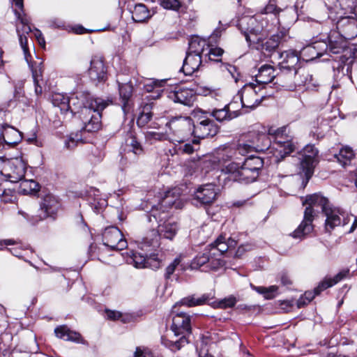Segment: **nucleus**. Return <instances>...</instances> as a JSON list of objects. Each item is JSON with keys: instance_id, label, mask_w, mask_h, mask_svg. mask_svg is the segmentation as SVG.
Here are the masks:
<instances>
[{"instance_id": "nucleus-4", "label": "nucleus", "mask_w": 357, "mask_h": 357, "mask_svg": "<svg viewBox=\"0 0 357 357\" xmlns=\"http://www.w3.org/2000/svg\"><path fill=\"white\" fill-rule=\"evenodd\" d=\"M236 244L234 240L220 235L213 243L206 247L202 252L199 253L192 259L190 264L191 268H201L204 272L218 270L225 265L222 256L229 249L234 248Z\"/></svg>"}, {"instance_id": "nucleus-3", "label": "nucleus", "mask_w": 357, "mask_h": 357, "mask_svg": "<svg viewBox=\"0 0 357 357\" xmlns=\"http://www.w3.org/2000/svg\"><path fill=\"white\" fill-rule=\"evenodd\" d=\"M146 216L149 222L152 221L153 218L158 224V229L149 231L139 244L141 250L149 252L159 247L161 236L172 240L178 230V226L169 218L168 212H160L158 207L152 208Z\"/></svg>"}, {"instance_id": "nucleus-40", "label": "nucleus", "mask_w": 357, "mask_h": 357, "mask_svg": "<svg viewBox=\"0 0 357 357\" xmlns=\"http://www.w3.org/2000/svg\"><path fill=\"white\" fill-rule=\"evenodd\" d=\"M230 105H226L222 109H215L211 112V115L220 122L230 121L237 117L239 115L238 112H229Z\"/></svg>"}, {"instance_id": "nucleus-24", "label": "nucleus", "mask_w": 357, "mask_h": 357, "mask_svg": "<svg viewBox=\"0 0 357 357\" xmlns=\"http://www.w3.org/2000/svg\"><path fill=\"white\" fill-rule=\"evenodd\" d=\"M288 31L283 28L276 34L272 35L268 39L264 42L265 38L259 40V43H253L250 47L267 52L275 51L282 40H284Z\"/></svg>"}, {"instance_id": "nucleus-26", "label": "nucleus", "mask_w": 357, "mask_h": 357, "mask_svg": "<svg viewBox=\"0 0 357 357\" xmlns=\"http://www.w3.org/2000/svg\"><path fill=\"white\" fill-rule=\"evenodd\" d=\"M338 35L345 40H351L357 36V20L351 17H343L337 22Z\"/></svg>"}, {"instance_id": "nucleus-49", "label": "nucleus", "mask_w": 357, "mask_h": 357, "mask_svg": "<svg viewBox=\"0 0 357 357\" xmlns=\"http://www.w3.org/2000/svg\"><path fill=\"white\" fill-rule=\"evenodd\" d=\"M32 76L33 79V82L37 83L38 81H43L42 76L43 72V62L40 61L38 63L35 62L30 65Z\"/></svg>"}, {"instance_id": "nucleus-50", "label": "nucleus", "mask_w": 357, "mask_h": 357, "mask_svg": "<svg viewBox=\"0 0 357 357\" xmlns=\"http://www.w3.org/2000/svg\"><path fill=\"white\" fill-rule=\"evenodd\" d=\"M237 301L238 300L234 296L230 295L228 297L218 301L216 305L219 308L225 309L234 307Z\"/></svg>"}, {"instance_id": "nucleus-63", "label": "nucleus", "mask_w": 357, "mask_h": 357, "mask_svg": "<svg viewBox=\"0 0 357 357\" xmlns=\"http://www.w3.org/2000/svg\"><path fill=\"white\" fill-rule=\"evenodd\" d=\"M227 70L234 79L235 82H237L240 77V73H238L237 68L234 66L227 65Z\"/></svg>"}, {"instance_id": "nucleus-46", "label": "nucleus", "mask_w": 357, "mask_h": 357, "mask_svg": "<svg viewBox=\"0 0 357 357\" xmlns=\"http://www.w3.org/2000/svg\"><path fill=\"white\" fill-rule=\"evenodd\" d=\"M207 52L205 53V58L208 57L209 60L214 61L216 62L220 61L224 51L220 47H210L208 45V48L206 49Z\"/></svg>"}, {"instance_id": "nucleus-1", "label": "nucleus", "mask_w": 357, "mask_h": 357, "mask_svg": "<svg viewBox=\"0 0 357 357\" xmlns=\"http://www.w3.org/2000/svg\"><path fill=\"white\" fill-rule=\"evenodd\" d=\"M233 151L232 149H225L218 151L211 160V162L218 164L221 172L227 175L225 179L243 183L256 181L264 166L263 158L250 155L241 165L234 162L225 165L226 162L233 157Z\"/></svg>"}, {"instance_id": "nucleus-45", "label": "nucleus", "mask_w": 357, "mask_h": 357, "mask_svg": "<svg viewBox=\"0 0 357 357\" xmlns=\"http://www.w3.org/2000/svg\"><path fill=\"white\" fill-rule=\"evenodd\" d=\"M281 11L282 9L278 8L276 5L268 3L263 8L260 15L268 16L270 22H271V19H274L275 17L279 20L278 15Z\"/></svg>"}, {"instance_id": "nucleus-51", "label": "nucleus", "mask_w": 357, "mask_h": 357, "mask_svg": "<svg viewBox=\"0 0 357 357\" xmlns=\"http://www.w3.org/2000/svg\"><path fill=\"white\" fill-rule=\"evenodd\" d=\"M255 151L253 146H251L249 139L246 142L239 143L235 149V154L238 153L241 155H245L248 153Z\"/></svg>"}, {"instance_id": "nucleus-35", "label": "nucleus", "mask_w": 357, "mask_h": 357, "mask_svg": "<svg viewBox=\"0 0 357 357\" xmlns=\"http://www.w3.org/2000/svg\"><path fill=\"white\" fill-rule=\"evenodd\" d=\"M275 71L274 68L271 65L264 64L261 66L258 70V73L255 75L257 84L260 86L271 82L275 77Z\"/></svg>"}, {"instance_id": "nucleus-2", "label": "nucleus", "mask_w": 357, "mask_h": 357, "mask_svg": "<svg viewBox=\"0 0 357 357\" xmlns=\"http://www.w3.org/2000/svg\"><path fill=\"white\" fill-rule=\"evenodd\" d=\"M268 133L263 131H252L248 135V139L255 151H264L270 149L271 142L269 135H275V141L271 148L273 152L274 161L280 162L295 149L293 138L289 135L287 126L281 127L275 130L268 128Z\"/></svg>"}, {"instance_id": "nucleus-56", "label": "nucleus", "mask_w": 357, "mask_h": 357, "mask_svg": "<svg viewBox=\"0 0 357 357\" xmlns=\"http://www.w3.org/2000/svg\"><path fill=\"white\" fill-rule=\"evenodd\" d=\"M2 201L6 203L12 202L15 199V191L8 188V185L5 188L2 192L0 193Z\"/></svg>"}, {"instance_id": "nucleus-12", "label": "nucleus", "mask_w": 357, "mask_h": 357, "mask_svg": "<svg viewBox=\"0 0 357 357\" xmlns=\"http://www.w3.org/2000/svg\"><path fill=\"white\" fill-rule=\"evenodd\" d=\"M126 261L137 268H150L153 270L159 268L162 263V260L158 258V255L151 254L148 257L134 250L127 252Z\"/></svg>"}, {"instance_id": "nucleus-59", "label": "nucleus", "mask_w": 357, "mask_h": 357, "mask_svg": "<svg viewBox=\"0 0 357 357\" xmlns=\"http://www.w3.org/2000/svg\"><path fill=\"white\" fill-rule=\"evenodd\" d=\"M302 54L306 57L307 60H313L319 57L318 53H317L311 45H309L303 49Z\"/></svg>"}, {"instance_id": "nucleus-15", "label": "nucleus", "mask_w": 357, "mask_h": 357, "mask_svg": "<svg viewBox=\"0 0 357 357\" xmlns=\"http://www.w3.org/2000/svg\"><path fill=\"white\" fill-rule=\"evenodd\" d=\"M103 244L114 250H122L128 243L121 231L116 227H109L102 234Z\"/></svg>"}, {"instance_id": "nucleus-33", "label": "nucleus", "mask_w": 357, "mask_h": 357, "mask_svg": "<svg viewBox=\"0 0 357 357\" xmlns=\"http://www.w3.org/2000/svg\"><path fill=\"white\" fill-rule=\"evenodd\" d=\"M60 208V204L57 198L50 194L45 195L41 203L40 209L44 211L45 217H52L57 213Z\"/></svg>"}, {"instance_id": "nucleus-13", "label": "nucleus", "mask_w": 357, "mask_h": 357, "mask_svg": "<svg viewBox=\"0 0 357 357\" xmlns=\"http://www.w3.org/2000/svg\"><path fill=\"white\" fill-rule=\"evenodd\" d=\"M292 76H294L293 82L287 83L284 86L289 91L296 90L298 87L301 86L305 87L306 90L313 91L317 90L319 86L317 81L312 77V75L305 68L295 70Z\"/></svg>"}, {"instance_id": "nucleus-58", "label": "nucleus", "mask_w": 357, "mask_h": 357, "mask_svg": "<svg viewBox=\"0 0 357 357\" xmlns=\"http://www.w3.org/2000/svg\"><path fill=\"white\" fill-rule=\"evenodd\" d=\"M79 142L82 143V137L78 134L70 135L68 139L65 142V146L68 149H74Z\"/></svg>"}, {"instance_id": "nucleus-61", "label": "nucleus", "mask_w": 357, "mask_h": 357, "mask_svg": "<svg viewBox=\"0 0 357 357\" xmlns=\"http://www.w3.org/2000/svg\"><path fill=\"white\" fill-rule=\"evenodd\" d=\"M153 356L151 349L146 347H137L134 352L133 357H149Z\"/></svg>"}, {"instance_id": "nucleus-34", "label": "nucleus", "mask_w": 357, "mask_h": 357, "mask_svg": "<svg viewBox=\"0 0 357 357\" xmlns=\"http://www.w3.org/2000/svg\"><path fill=\"white\" fill-rule=\"evenodd\" d=\"M132 85L129 82L125 84L119 83V96L121 100V107L125 114L130 112L131 108V97L132 95Z\"/></svg>"}, {"instance_id": "nucleus-60", "label": "nucleus", "mask_w": 357, "mask_h": 357, "mask_svg": "<svg viewBox=\"0 0 357 357\" xmlns=\"http://www.w3.org/2000/svg\"><path fill=\"white\" fill-rule=\"evenodd\" d=\"M324 3L329 10L336 13L339 9L342 8V4L339 0H324Z\"/></svg>"}, {"instance_id": "nucleus-6", "label": "nucleus", "mask_w": 357, "mask_h": 357, "mask_svg": "<svg viewBox=\"0 0 357 357\" xmlns=\"http://www.w3.org/2000/svg\"><path fill=\"white\" fill-rule=\"evenodd\" d=\"M171 329L176 337L181 335L178 340H169L162 337V344L172 351H176L188 343L186 335L191 332L190 316L184 312L176 313L172 317Z\"/></svg>"}, {"instance_id": "nucleus-37", "label": "nucleus", "mask_w": 357, "mask_h": 357, "mask_svg": "<svg viewBox=\"0 0 357 357\" xmlns=\"http://www.w3.org/2000/svg\"><path fill=\"white\" fill-rule=\"evenodd\" d=\"M182 143L181 142L175 145L172 149H169V152L172 155L175 154H192L199 149V141L197 139H193L191 143H185L184 144Z\"/></svg>"}, {"instance_id": "nucleus-53", "label": "nucleus", "mask_w": 357, "mask_h": 357, "mask_svg": "<svg viewBox=\"0 0 357 357\" xmlns=\"http://www.w3.org/2000/svg\"><path fill=\"white\" fill-rule=\"evenodd\" d=\"M310 45L317 53H318L319 57L328 51V42L325 40L316 41Z\"/></svg>"}, {"instance_id": "nucleus-52", "label": "nucleus", "mask_w": 357, "mask_h": 357, "mask_svg": "<svg viewBox=\"0 0 357 357\" xmlns=\"http://www.w3.org/2000/svg\"><path fill=\"white\" fill-rule=\"evenodd\" d=\"M145 137L150 143H153L156 141H163L167 139V135L163 132L147 131L145 134Z\"/></svg>"}, {"instance_id": "nucleus-48", "label": "nucleus", "mask_w": 357, "mask_h": 357, "mask_svg": "<svg viewBox=\"0 0 357 357\" xmlns=\"http://www.w3.org/2000/svg\"><path fill=\"white\" fill-rule=\"evenodd\" d=\"M149 110V106L146 105L143 109V111L139 114L137 119V124L138 126L144 127L151 121L152 118V113Z\"/></svg>"}, {"instance_id": "nucleus-14", "label": "nucleus", "mask_w": 357, "mask_h": 357, "mask_svg": "<svg viewBox=\"0 0 357 357\" xmlns=\"http://www.w3.org/2000/svg\"><path fill=\"white\" fill-rule=\"evenodd\" d=\"M299 155L300 173H303L307 180H309L313 174L318 150L313 145L307 144L299 153Z\"/></svg>"}, {"instance_id": "nucleus-9", "label": "nucleus", "mask_w": 357, "mask_h": 357, "mask_svg": "<svg viewBox=\"0 0 357 357\" xmlns=\"http://www.w3.org/2000/svg\"><path fill=\"white\" fill-rule=\"evenodd\" d=\"M167 126L171 131V139L178 143L193 135V121L190 117L178 116L172 119Z\"/></svg>"}, {"instance_id": "nucleus-22", "label": "nucleus", "mask_w": 357, "mask_h": 357, "mask_svg": "<svg viewBox=\"0 0 357 357\" xmlns=\"http://www.w3.org/2000/svg\"><path fill=\"white\" fill-rule=\"evenodd\" d=\"M15 14L22 24V29L17 28V32L19 37L20 44L23 50L25 59L26 61H28V56H30V53L28 47V39L26 35L31 32V29L29 26V20L25 15H22L20 12L16 10H15Z\"/></svg>"}, {"instance_id": "nucleus-7", "label": "nucleus", "mask_w": 357, "mask_h": 357, "mask_svg": "<svg viewBox=\"0 0 357 357\" xmlns=\"http://www.w3.org/2000/svg\"><path fill=\"white\" fill-rule=\"evenodd\" d=\"M87 102V107L82 110L81 119L84 123L82 129L89 132H96L101 127V112L109 103L102 98Z\"/></svg>"}, {"instance_id": "nucleus-17", "label": "nucleus", "mask_w": 357, "mask_h": 357, "mask_svg": "<svg viewBox=\"0 0 357 357\" xmlns=\"http://www.w3.org/2000/svg\"><path fill=\"white\" fill-rule=\"evenodd\" d=\"M354 54L351 50H345L338 60H335L332 63V68L335 75L338 77L340 75L347 76L350 78L351 66L354 62Z\"/></svg>"}, {"instance_id": "nucleus-31", "label": "nucleus", "mask_w": 357, "mask_h": 357, "mask_svg": "<svg viewBox=\"0 0 357 357\" xmlns=\"http://www.w3.org/2000/svg\"><path fill=\"white\" fill-rule=\"evenodd\" d=\"M70 98H75V105L71 104V108L69 109L72 113L76 114L80 112L82 114V109L87 107L88 102L92 100H99L100 98H95L89 93L86 91H77L73 94Z\"/></svg>"}, {"instance_id": "nucleus-8", "label": "nucleus", "mask_w": 357, "mask_h": 357, "mask_svg": "<svg viewBox=\"0 0 357 357\" xmlns=\"http://www.w3.org/2000/svg\"><path fill=\"white\" fill-rule=\"evenodd\" d=\"M312 204H319L322 212L326 217L325 222V229L326 231L331 232L335 227L341 225V216L343 217V225L347 223V218H344V211L337 207L333 206L328 199L321 194H316L309 199Z\"/></svg>"}, {"instance_id": "nucleus-10", "label": "nucleus", "mask_w": 357, "mask_h": 357, "mask_svg": "<svg viewBox=\"0 0 357 357\" xmlns=\"http://www.w3.org/2000/svg\"><path fill=\"white\" fill-rule=\"evenodd\" d=\"M317 193L310 195L306 197L303 202V205H308L306 206L304 211L303 220L298 225V227L293 231L291 236L294 238L302 239L305 238L313 230L312 222L315 216V207H320L319 204H312L309 199Z\"/></svg>"}, {"instance_id": "nucleus-20", "label": "nucleus", "mask_w": 357, "mask_h": 357, "mask_svg": "<svg viewBox=\"0 0 357 357\" xmlns=\"http://www.w3.org/2000/svg\"><path fill=\"white\" fill-rule=\"evenodd\" d=\"M181 191L179 188L175 187L172 188L166 191L164 195L161 197L159 204L157 206H153L152 208L158 207L160 212H162V211L168 212L167 209L173 206H174L176 208H181Z\"/></svg>"}, {"instance_id": "nucleus-29", "label": "nucleus", "mask_w": 357, "mask_h": 357, "mask_svg": "<svg viewBox=\"0 0 357 357\" xmlns=\"http://www.w3.org/2000/svg\"><path fill=\"white\" fill-rule=\"evenodd\" d=\"M123 148L125 152L133 153L135 155H141L143 153L142 146L139 142L135 132L130 128L125 135Z\"/></svg>"}, {"instance_id": "nucleus-32", "label": "nucleus", "mask_w": 357, "mask_h": 357, "mask_svg": "<svg viewBox=\"0 0 357 357\" xmlns=\"http://www.w3.org/2000/svg\"><path fill=\"white\" fill-rule=\"evenodd\" d=\"M202 57L203 56L199 54L187 52L180 70L183 71L185 75H192L202 63Z\"/></svg>"}, {"instance_id": "nucleus-27", "label": "nucleus", "mask_w": 357, "mask_h": 357, "mask_svg": "<svg viewBox=\"0 0 357 357\" xmlns=\"http://www.w3.org/2000/svg\"><path fill=\"white\" fill-rule=\"evenodd\" d=\"M167 97L174 102L190 107L195 99V92L193 89L181 88L174 91H170Z\"/></svg>"}, {"instance_id": "nucleus-57", "label": "nucleus", "mask_w": 357, "mask_h": 357, "mask_svg": "<svg viewBox=\"0 0 357 357\" xmlns=\"http://www.w3.org/2000/svg\"><path fill=\"white\" fill-rule=\"evenodd\" d=\"M160 4L165 9L178 10L181 3L178 0H160Z\"/></svg>"}, {"instance_id": "nucleus-36", "label": "nucleus", "mask_w": 357, "mask_h": 357, "mask_svg": "<svg viewBox=\"0 0 357 357\" xmlns=\"http://www.w3.org/2000/svg\"><path fill=\"white\" fill-rule=\"evenodd\" d=\"M129 10L132 14V19L135 22H144L151 17L149 10L142 3L130 5Z\"/></svg>"}, {"instance_id": "nucleus-44", "label": "nucleus", "mask_w": 357, "mask_h": 357, "mask_svg": "<svg viewBox=\"0 0 357 357\" xmlns=\"http://www.w3.org/2000/svg\"><path fill=\"white\" fill-rule=\"evenodd\" d=\"M19 190L24 195L36 192L38 190V184L32 179H22L20 181Z\"/></svg>"}, {"instance_id": "nucleus-41", "label": "nucleus", "mask_w": 357, "mask_h": 357, "mask_svg": "<svg viewBox=\"0 0 357 357\" xmlns=\"http://www.w3.org/2000/svg\"><path fill=\"white\" fill-rule=\"evenodd\" d=\"M337 34L336 32L331 33L328 36V51L333 54H338L345 47V39L340 35L336 40L335 35Z\"/></svg>"}, {"instance_id": "nucleus-38", "label": "nucleus", "mask_w": 357, "mask_h": 357, "mask_svg": "<svg viewBox=\"0 0 357 357\" xmlns=\"http://www.w3.org/2000/svg\"><path fill=\"white\" fill-rule=\"evenodd\" d=\"M188 51L187 52L204 56L208 44L206 40L198 36L192 37L189 41Z\"/></svg>"}, {"instance_id": "nucleus-47", "label": "nucleus", "mask_w": 357, "mask_h": 357, "mask_svg": "<svg viewBox=\"0 0 357 357\" xmlns=\"http://www.w3.org/2000/svg\"><path fill=\"white\" fill-rule=\"evenodd\" d=\"M208 297L205 295L199 297V298H195V297H187L181 301V303L183 305H185L188 307H193L196 305H201L206 303L207 301Z\"/></svg>"}, {"instance_id": "nucleus-25", "label": "nucleus", "mask_w": 357, "mask_h": 357, "mask_svg": "<svg viewBox=\"0 0 357 357\" xmlns=\"http://www.w3.org/2000/svg\"><path fill=\"white\" fill-rule=\"evenodd\" d=\"M22 139V134L17 129L8 124L1 125L0 143L3 142L8 146L18 144Z\"/></svg>"}, {"instance_id": "nucleus-5", "label": "nucleus", "mask_w": 357, "mask_h": 357, "mask_svg": "<svg viewBox=\"0 0 357 357\" xmlns=\"http://www.w3.org/2000/svg\"><path fill=\"white\" fill-rule=\"evenodd\" d=\"M280 24V20L275 17L271 22L268 16H243L237 24L241 32L243 34L249 46L253 43H259V40L266 38L274 31Z\"/></svg>"}, {"instance_id": "nucleus-42", "label": "nucleus", "mask_w": 357, "mask_h": 357, "mask_svg": "<svg viewBox=\"0 0 357 357\" xmlns=\"http://www.w3.org/2000/svg\"><path fill=\"white\" fill-rule=\"evenodd\" d=\"M354 157V153L353 150L348 146L342 148L338 154H334V158H336L337 162L343 167L349 165Z\"/></svg>"}, {"instance_id": "nucleus-39", "label": "nucleus", "mask_w": 357, "mask_h": 357, "mask_svg": "<svg viewBox=\"0 0 357 357\" xmlns=\"http://www.w3.org/2000/svg\"><path fill=\"white\" fill-rule=\"evenodd\" d=\"M75 98H69L62 93H55L52 96V103L55 107L60 108L63 112H67L71 108V104L75 105L74 102Z\"/></svg>"}, {"instance_id": "nucleus-16", "label": "nucleus", "mask_w": 357, "mask_h": 357, "mask_svg": "<svg viewBox=\"0 0 357 357\" xmlns=\"http://www.w3.org/2000/svg\"><path fill=\"white\" fill-rule=\"evenodd\" d=\"M257 87V84L254 83H248L243 86L240 91L242 107L253 109L260 104L264 96H258Z\"/></svg>"}, {"instance_id": "nucleus-54", "label": "nucleus", "mask_w": 357, "mask_h": 357, "mask_svg": "<svg viewBox=\"0 0 357 357\" xmlns=\"http://www.w3.org/2000/svg\"><path fill=\"white\" fill-rule=\"evenodd\" d=\"M105 313L108 319L115 321L121 319V321L123 323H126L128 321V316H124L119 311L106 310Z\"/></svg>"}, {"instance_id": "nucleus-62", "label": "nucleus", "mask_w": 357, "mask_h": 357, "mask_svg": "<svg viewBox=\"0 0 357 357\" xmlns=\"http://www.w3.org/2000/svg\"><path fill=\"white\" fill-rule=\"evenodd\" d=\"M181 263V259L179 257H176L174 259V260L167 267L165 273V278L166 279H169L171 275L174 273L175 271L176 268Z\"/></svg>"}, {"instance_id": "nucleus-19", "label": "nucleus", "mask_w": 357, "mask_h": 357, "mask_svg": "<svg viewBox=\"0 0 357 357\" xmlns=\"http://www.w3.org/2000/svg\"><path fill=\"white\" fill-rule=\"evenodd\" d=\"M281 61L279 66L281 70L287 71V78L292 77V73L295 70L301 68L299 66V57L296 51L289 50L280 54Z\"/></svg>"}, {"instance_id": "nucleus-30", "label": "nucleus", "mask_w": 357, "mask_h": 357, "mask_svg": "<svg viewBox=\"0 0 357 357\" xmlns=\"http://www.w3.org/2000/svg\"><path fill=\"white\" fill-rule=\"evenodd\" d=\"M54 333L58 338L65 341L85 344V340L83 339L81 334L71 330L66 325H61L55 328Z\"/></svg>"}, {"instance_id": "nucleus-23", "label": "nucleus", "mask_w": 357, "mask_h": 357, "mask_svg": "<svg viewBox=\"0 0 357 357\" xmlns=\"http://www.w3.org/2000/svg\"><path fill=\"white\" fill-rule=\"evenodd\" d=\"M219 130V127L209 119H204L197 124L193 123V135L198 139H204L215 136Z\"/></svg>"}, {"instance_id": "nucleus-11", "label": "nucleus", "mask_w": 357, "mask_h": 357, "mask_svg": "<svg viewBox=\"0 0 357 357\" xmlns=\"http://www.w3.org/2000/svg\"><path fill=\"white\" fill-rule=\"evenodd\" d=\"M0 159L4 163L1 172L7 180L10 183L20 182L26 172L24 162L18 158L7 159L5 155H0Z\"/></svg>"}, {"instance_id": "nucleus-43", "label": "nucleus", "mask_w": 357, "mask_h": 357, "mask_svg": "<svg viewBox=\"0 0 357 357\" xmlns=\"http://www.w3.org/2000/svg\"><path fill=\"white\" fill-rule=\"evenodd\" d=\"M251 288L259 294H262L266 299H273L278 294V287L272 285L268 287L250 284Z\"/></svg>"}, {"instance_id": "nucleus-64", "label": "nucleus", "mask_w": 357, "mask_h": 357, "mask_svg": "<svg viewBox=\"0 0 357 357\" xmlns=\"http://www.w3.org/2000/svg\"><path fill=\"white\" fill-rule=\"evenodd\" d=\"M195 93H197L199 95L207 96L211 93L214 90L211 88L207 86H197L195 90H194Z\"/></svg>"}, {"instance_id": "nucleus-28", "label": "nucleus", "mask_w": 357, "mask_h": 357, "mask_svg": "<svg viewBox=\"0 0 357 357\" xmlns=\"http://www.w3.org/2000/svg\"><path fill=\"white\" fill-rule=\"evenodd\" d=\"M89 75L91 80L102 82L106 77V69L101 57L94 56L91 61Z\"/></svg>"}, {"instance_id": "nucleus-55", "label": "nucleus", "mask_w": 357, "mask_h": 357, "mask_svg": "<svg viewBox=\"0 0 357 357\" xmlns=\"http://www.w3.org/2000/svg\"><path fill=\"white\" fill-rule=\"evenodd\" d=\"M91 204L94 211L98 213L107 206V200L104 198H94Z\"/></svg>"}, {"instance_id": "nucleus-21", "label": "nucleus", "mask_w": 357, "mask_h": 357, "mask_svg": "<svg viewBox=\"0 0 357 357\" xmlns=\"http://www.w3.org/2000/svg\"><path fill=\"white\" fill-rule=\"evenodd\" d=\"M348 272V271H343L336 274L333 278H325L319 283L318 286L314 288V291H305L303 296H304V298L307 300V303H310L316 295H319L321 291L333 287L341 281L346 277Z\"/></svg>"}, {"instance_id": "nucleus-18", "label": "nucleus", "mask_w": 357, "mask_h": 357, "mask_svg": "<svg viewBox=\"0 0 357 357\" xmlns=\"http://www.w3.org/2000/svg\"><path fill=\"white\" fill-rule=\"evenodd\" d=\"M219 188L214 183L200 185L194 193V200L202 205H209L214 202L218 195Z\"/></svg>"}]
</instances>
